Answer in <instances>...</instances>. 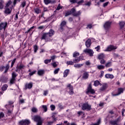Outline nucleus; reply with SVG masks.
Wrapping results in <instances>:
<instances>
[{"label": "nucleus", "instance_id": "32", "mask_svg": "<svg viewBox=\"0 0 125 125\" xmlns=\"http://www.w3.org/2000/svg\"><path fill=\"white\" fill-rule=\"evenodd\" d=\"M82 66H83V64L78 63V64H75L74 65V67H75V68H81Z\"/></svg>", "mask_w": 125, "mask_h": 125}, {"label": "nucleus", "instance_id": "47", "mask_svg": "<svg viewBox=\"0 0 125 125\" xmlns=\"http://www.w3.org/2000/svg\"><path fill=\"white\" fill-rule=\"evenodd\" d=\"M34 52L36 53V52L38 51V49H39V47H38V45H35L34 46Z\"/></svg>", "mask_w": 125, "mask_h": 125}, {"label": "nucleus", "instance_id": "36", "mask_svg": "<svg viewBox=\"0 0 125 125\" xmlns=\"http://www.w3.org/2000/svg\"><path fill=\"white\" fill-rule=\"evenodd\" d=\"M101 124V119H99L96 123L93 124L91 125H99Z\"/></svg>", "mask_w": 125, "mask_h": 125}, {"label": "nucleus", "instance_id": "9", "mask_svg": "<svg viewBox=\"0 0 125 125\" xmlns=\"http://www.w3.org/2000/svg\"><path fill=\"white\" fill-rule=\"evenodd\" d=\"M13 8V6L11 5L9 7H5V10L4 11V13L6 14V15H8L11 13V11H12V9Z\"/></svg>", "mask_w": 125, "mask_h": 125}, {"label": "nucleus", "instance_id": "1", "mask_svg": "<svg viewBox=\"0 0 125 125\" xmlns=\"http://www.w3.org/2000/svg\"><path fill=\"white\" fill-rule=\"evenodd\" d=\"M82 14V12L79 11L78 12H76V9L75 8H72L70 11H67L65 15V17L69 16V15H72L74 17H78Z\"/></svg>", "mask_w": 125, "mask_h": 125}, {"label": "nucleus", "instance_id": "43", "mask_svg": "<svg viewBox=\"0 0 125 125\" xmlns=\"http://www.w3.org/2000/svg\"><path fill=\"white\" fill-rule=\"evenodd\" d=\"M16 77H17V75L15 72H13L12 73V79H16Z\"/></svg>", "mask_w": 125, "mask_h": 125}, {"label": "nucleus", "instance_id": "19", "mask_svg": "<svg viewBox=\"0 0 125 125\" xmlns=\"http://www.w3.org/2000/svg\"><path fill=\"white\" fill-rule=\"evenodd\" d=\"M90 45H91V40L89 39L85 42V46L88 48L90 47Z\"/></svg>", "mask_w": 125, "mask_h": 125}, {"label": "nucleus", "instance_id": "25", "mask_svg": "<svg viewBox=\"0 0 125 125\" xmlns=\"http://www.w3.org/2000/svg\"><path fill=\"white\" fill-rule=\"evenodd\" d=\"M7 87H8V85L7 84H5L2 86V90L3 91H5L6 89H7Z\"/></svg>", "mask_w": 125, "mask_h": 125}, {"label": "nucleus", "instance_id": "38", "mask_svg": "<svg viewBox=\"0 0 125 125\" xmlns=\"http://www.w3.org/2000/svg\"><path fill=\"white\" fill-rule=\"evenodd\" d=\"M125 23L124 21H121L120 22L119 25L120 26L121 28H124L125 27Z\"/></svg>", "mask_w": 125, "mask_h": 125}, {"label": "nucleus", "instance_id": "41", "mask_svg": "<svg viewBox=\"0 0 125 125\" xmlns=\"http://www.w3.org/2000/svg\"><path fill=\"white\" fill-rule=\"evenodd\" d=\"M31 111L33 113H37L38 112V109L36 107H32Z\"/></svg>", "mask_w": 125, "mask_h": 125}, {"label": "nucleus", "instance_id": "2", "mask_svg": "<svg viewBox=\"0 0 125 125\" xmlns=\"http://www.w3.org/2000/svg\"><path fill=\"white\" fill-rule=\"evenodd\" d=\"M34 121L37 123V125H42L43 120L40 116L36 115L34 117Z\"/></svg>", "mask_w": 125, "mask_h": 125}, {"label": "nucleus", "instance_id": "20", "mask_svg": "<svg viewBox=\"0 0 125 125\" xmlns=\"http://www.w3.org/2000/svg\"><path fill=\"white\" fill-rule=\"evenodd\" d=\"M47 33L48 34L49 37L51 38V37L54 35V30H53V29H50L49 31Z\"/></svg>", "mask_w": 125, "mask_h": 125}, {"label": "nucleus", "instance_id": "51", "mask_svg": "<svg viewBox=\"0 0 125 125\" xmlns=\"http://www.w3.org/2000/svg\"><path fill=\"white\" fill-rule=\"evenodd\" d=\"M74 63H79V62H80V60H79V58L74 59L73 60Z\"/></svg>", "mask_w": 125, "mask_h": 125}, {"label": "nucleus", "instance_id": "11", "mask_svg": "<svg viewBox=\"0 0 125 125\" xmlns=\"http://www.w3.org/2000/svg\"><path fill=\"white\" fill-rule=\"evenodd\" d=\"M30 124H31V121L27 119L21 120L19 122V125H30Z\"/></svg>", "mask_w": 125, "mask_h": 125}, {"label": "nucleus", "instance_id": "40", "mask_svg": "<svg viewBox=\"0 0 125 125\" xmlns=\"http://www.w3.org/2000/svg\"><path fill=\"white\" fill-rule=\"evenodd\" d=\"M3 1L2 0H0V9H2L3 8Z\"/></svg>", "mask_w": 125, "mask_h": 125}, {"label": "nucleus", "instance_id": "60", "mask_svg": "<svg viewBox=\"0 0 125 125\" xmlns=\"http://www.w3.org/2000/svg\"><path fill=\"white\" fill-rule=\"evenodd\" d=\"M88 28L89 29H91V28H92V24H88V25H87L86 28L87 29Z\"/></svg>", "mask_w": 125, "mask_h": 125}, {"label": "nucleus", "instance_id": "23", "mask_svg": "<svg viewBox=\"0 0 125 125\" xmlns=\"http://www.w3.org/2000/svg\"><path fill=\"white\" fill-rule=\"evenodd\" d=\"M44 74V70H39L38 71V75L39 76H42Z\"/></svg>", "mask_w": 125, "mask_h": 125}, {"label": "nucleus", "instance_id": "59", "mask_svg": "<svg viewBox=\"0 0 125 125\" xmlns=\"http://www.w3.org/2000/svg\"><path fill=\"white\" fill-rule=\"evenodd\" d=\"M55 58H56V56L54 55V56H51V61L52 60V61H53L55 59Z\"/></svg>", "mask_w": 125, "mask_h": 125}, {"label": "nucleus", "instance_id": "8", "mask_svg": "<svg viewBox=\"0 0 125 125\" xmlns=\"http://www.w3.org/2000/svg\"><path fill=\"white\" fill-rule=\"evenodd\" d=\"M82 110H83V111H84L85 110L90 111V110H91V105L86 103L83 104L82 105Z\"/></svg>", "mask_w": 125, "mask_h": 125}, {"label": "nucleus", "instance_id": "45", "mask_svg": "<svg viewBox=\"0 0 125 125\" xmlns=\"http://www.w3.org/2000/svg\"><path fill=\"white\" fill-rule=\"evenodd\" d=\"M12 3V1L11 0H9L6 4V7H9V6H10V5H11Z\"/></svg>", "mask_w": 125, "mask_h": 125}, {"label": "nucleus", "instance_id": "35", "mask_svg": "<svg viewBox=\"0 0 125 125\" xmlns=\"http://www.w3.org/2000/svg\"><path fill=\"white\" fill-rule=\"evenodd\" d=\"M58 106L59 108L61 109V110H63V109L65 108V106H63V105H62V104L61 103L59 104Z\"/></svg>", "mask_w": 125, "mask_h": 125}, {"label": "nucleus", "instance_id": "17", "mask_svg": "<svg viewBox=\"0 0 125 125\" xmlns=\"http://www.w3.org/2000/svg\"><path fill=\"white\" fill-rule=\"evenodd\" d=\"M108 87V84L107 83H104L102 85V86L100 88V90L101 91H104V90H106Z\"/></svg>", "mask_w": 125, "mask_h": 125}, {"label": "nucleus", "instance_id": "48", "mask_svg": "<svg viewBox=\"0 0 125 125\" xmlns=\"http://www.w3.org/2000/svg\"><path fill=\"white\" fill-rule=\"evenodd\" d=\"M59 71H60V68H58L56 69L54 71V74H55V75H56V74H58V72H59Z\"/></svg>", "mask_w": 125, "mask_h": 125}, {"label": "nucleus", "instance_id": "6", "mask_svg": "<svg viewBox=\"0 0 125 125\" xmlns=\"http://www.w3.org/2000/svg\"><path fill=\"white\" fill-rule=\"evenodd\" d=\"M112 24V22L110 21H106L104 25V27L106 32H108L110 28H111V25Z\"/></svg>", "mask_w": 125, "mask_h": 125}, {"label": "nucleus", "instance_id": "22", "mask_svg": "<svg viewBox=\"0 0 125 125\" xmlns=\"http://www.w3.org/2000/svg\"><path fill=\"white\" fill-rule=\"evenodd\" d=\"M89 74H88V72H85L83 74V79L86 80V79H88V77Z\"/></svg>", "mask_w": 125, "mask_h": 125}, {"label": "nucleus", "instance_id": "34", "mask_svg": "<svg viewBox=\"0 0 125 125\" xmlns=\"http://www.w3.org/2000/svg\"><path fill=\"white\" fill-rule=\"evenodd\" d=\"M26 1L24 0L23 2H21V4L20 5L21 7H25V6H26Z\"/></svg>", "mask_w": 125, "mask_h": 125}, {"label": "nucleus", "instance_id": "57", "mask_svg": "<svg viewBox=\"0 0 125 125\" xmlns=\"http://www.w3.org/2000/svg\"><path fill=\"white\" fill-rule=\"evenodd\" d=\"M77 0H69L70 2L71 3H77Z\"/></svg>", "mask_w": 125, "mask_h": 125}, {"label": "nucleus", "instance_id": "61", "mask_svg": "<svg viewBox=\"0 0 125 125\" xmlns=\"http://www.w3.org/2000/svg\"><path fill=\"white\" fill-rule=\"evenodd\" d=\"M3 117H4V114L3 112H0V119H1V118H3Z\"/></svg>", "mask_w": 125, "mask_h": 125}, {"label": "nucleus", "instance_id": "63", "mask_svg": "<svg viewBox=\"0 0 125 125\" xmlns=\"http://www.w3.org/2000/svg\"><path fill=\"white\" fill-rule=\"evenodd\" d=\"M56 3V0H50V3H52V4H53V3Z\"/></svg>", "mask_w": 125, "mask_h": 125}, {"label": "nucleus", "instance_id": "16", "mask_svg": "<svg viewBox=\"0 0 125 125\" xmlns=\"http://www.w3.org/2000/svg\"><path fill=\"white\" fill-rule=\"evenodd\" d=\"M7 26V22H1L0 24V30H2V29H4V30H5Z\"/></svg>", "mask_w": 125, "mask_h": 125}, {"label": "nucleus", "instance_id": "15", "mask_svg": "<svg viewBox=\"0 0 125 125\" xmlns=\"http://www.w3.org/2000/svg\"><path fill=\"white\" fill-rule=\"evenodd\" d=\"M33 87V83H26L25 85V90H27V89H31Z\"/></svg>", "mask_w": 125, "mask_h": 125}, {"label": "nucleus", "instance_id": "56", "mask_svg": "<svg viewBox=\"0 0 125 125\" xmlns=\"http://www.w3.org/2000/svg\"><path fill=\"white\" fill-rule=\"evenodd\" d=\"M84 5H87V6H90L91 5V2H87V3L84 4Z\"/></svg>", "mask_w": 125, "mask_h": 125}, {"label": "nucleus", "instance_id": "64", "mask_svg": "<svg viewBox=\"0 0 125 125\" xmlns=\"http://www.w3.org/2000/svg\"><path fill=\"white\" fill-rule=\"evenodd\" d=\"M95 49H96L97 51H99L100 50V46H98L95 47Z\"/></svg>", "mask_w": 125, "mask_h": 125}, {"label": "nucleus", "instance_id": "54", "mask_svg": "<svg viewBox=\"0 0 125 125\" xmlns=\"http://www.w3.org/2000/svg\"><path fill=\"white\" fill-rule=\"evenodd\" d=\"M36 73H37V71L36 70L32 72H30L29 75L30 76V77H31V76H33V75H34V74H36Z\"/></svg>", "mask_w": 125, "mask_h": 125}, {"label": "nucleus", "instance_id": "30", "mask_svg": "<svg viewBox=\"0 0 125 125\" xmlns=\"http://www.w3.org/2000/svg\"><path fill=\"white\" fill-rule=\"evenodd\" d=\"M25 65L23 64H21L19 66H17V68L18 69H19V70H21V69H24L25 68Z\"/></svg>", "mask_w": 125, "mask_h": 125}, {"label": "nucleus", "instance_id": "12", "mask_svg": "<svg viewBox=\"0 0 125 125\" xmlns=\"http://www.w3.org/2000/svg\"><path fill=\"white\" fill-rule=\"evenodd\" d=\"M120 118H117L116 120H112L109 121V124L111 125H121V124L119 123Z\"/></svg>", "mask_w": 125, "mask_h": 125}, {"label": "nucleus", "instance_id": "21", "mask_svg": "<svg viewBox=\"0 0 125 125\" xmlns=\"http://www.w3.org/2000/svg\"><path fill=\"white\" fill-rule=\"evenodd\" d=\"M106 79H114V75L113 74H106L105 75Z\"/></svg>", "mask_w": 125, "mask_h": 125}, {"label": "nucleus", "instance_id": "33", "mask_svg": "<svg viewBox=\"0 0 125 125\" xmlns=\"http://www.w3.org/2000/svg\"><path fill=\"white\" fill-rule=\"evenodd\" d=\"M34 11H35V13H36L37 14H39V13H41V10H40V9H39L38 8H35Z\"/></svg>", "mask_w": 125, "mask_h": 125}, {"label": "nucleus", "instance_id": "55", "mask_svg": "<svg viewBox=\"0 0 125 125\" xmlns=\"http://www.w3.org/2000/svg\"><path fill=\"white\" fill-rule=\"evenodd\" d=\"M52 65L54 68H56V67H57V64L56 63V62H53Z\"/></svg>", "mask_w": 125, "mask_h": 125}, {"label": "nucleus", "instance_id": "31", "mask_svg": "<svg viewBox=\"0 0 125 125\" xmlns=\"http://www.w3.org/2000/svg\"><path fill=\"white\" fill-rule=\"evenodd\" d=\"M99 84H100V82L98 80L95 81L94 82V86H98V85H99Z\"/></svg>", "mask_w": 125, "mask_h": 125}, {"label": "nucleus", "instance_id": "5", "mask_svg": "<svg viewBox=\"0 0 125 125\" xmlns=\"http://www.w3.org/2000/svg\"><path fill=\"white\" fill-rule=\"evenodd\" d=\"M9 63H7L6 64V66H4V65H2L0 66V70L1 72H3V71L5 69V71H4V74H6L7 72H8V70H9Z\"/></svg>", "mask_w": 125, "mask_h": 125}, {"label": "nucleus", "instance_id": "46", "mask_svg": "<svg viewBox=\"0 0 125 125\" xmlns=\"http://www.w3.org/2000/svg\"><path fill=\"white\" fill-rule=\"evenodd\" d=\"M43 1L45 4H46V5L50 3V0H43Z\"/></svg>", "mask_w": 125, "mask_h": 125}, {"label": "nucleus", "instance_id": "58", "mask_svg": "<svg viewBox=\"0 0 125 125\" xmlns=\"http://www.w3.org/2000/svg\"><path fill=\"white\" fill-rule=\"evenodd\" d=\"M103 76H104V71H101V74L100 75V77L102 78V77H103Z\"/></svg>", "mask_w": 125, "mask_h": 125}, {"label": "nucleus", "instance_id": "24", "mask_svg": "<svg viewBox=\"0 0 125 125\" xmlns=\"http://www.w3.org/2000/svg\"><path fill=\"white\" fill-rule=\"evenodd\" d=\"M69 72H70V70L66 69L63 73V77L64 78H66L68 76V74H69Z\"/></svg>", "mask_w": 125, "mask_h": 125}, {"label": "nucleus", "instance_id": "14", "mask_svg": "<svg viewBox=\"0 0 125 125\" xmlns=\"http://www.w3.org/2000/svg\"><path fill=\"white\" fill-rule=\"evenodd\" d=\"M67 87H68L70 90V91L68 92L69 94H70V95H73V94H74V88L73 86H72L71 84H68Z\"/></svg>", "mask_w": 125, "mask_h": 125}, {"label": "nucleus", "instance_id": "49", "mask_svg": "<svg viewBox=\"0 0 125 125\" xmlns=\"http://www.w3.org/2000/svg\"><path fill=\"white\" fill-rule=\"evenodd\" d=\"M44 62L45 63V64H48V63H50V62H51V60H45L44 61Z\"/></svg>", "mask_w": 125, "mask_h": 125}, {"label": "nucleus", "instance_id": "50", "mask_svg": "<svg viewBox=\"0 0 125 125\" xmlns=\"http://www.w3.org/2000/svg\"><path fill=\"white\" fill-rule=\"evenodd\" d=\"M42 108L44 109V112H46L47 111V106L46 105H42Z\"/></svg>", "mask_w": 125, "mask_h": 125}, {"label": "nucleus", "instance_id": "28", "mask_svg": "<svg viewBox=\"0 0 125 125\" xmlns=\"http://www.w3.org/2000/svg\"><path fill=\"white\" fill-rule=\"evenodd\" d=\"M112 66V62H109L105 64L106 68H109Z\"/></svg>", "mask_w": 125, "mask_h": 125}, {"label": "nucleus", "instance_id": "42", "mask_svg": "<svg viewBox=\"0 0 125 125\" xmlns=\"http://www.w3.org/2000/svg\"><path fill=\"white\" fill-rule=\"evenodd\" d=\"M74 61H70L66 62L67 65H74Z\"/></svg>", "mask_w": 125, "mask_h": 125}, {"label": "nucleus", "instance_id": "37", "mask_svg": "<svg viewBox=\"0 0 125 125\" xmlns=\"http://www.w3.org/2000/svg\"><path fill=\"white\" fill-rule=\"evenodd\" d=\"M80 56V53L78 52H75L73 53V57H74L75 58H76V57H77V56Z\"/></svg>", "mask_w": 125, "mask_h": 125}, {"label": "nucleus", "instance_id": "39", "mask_svg": "<svg viewBox=\"0 0 125 125\" xmlns=\"http://www.w3.org/2000/svg\"><path fill=\"white\" fill-rule=\"evenodd\" d=\"M100 63L102 65H105L106 64V61L104 59L100 60Z\"/></svg>", "mask_w": 125, "mask_h": 125}, {"label": "nucleus", "instance_id": "52", "mask_svg": "<svg viewBox=\"0 0 125 125\" xmlns=\"http://www.w3.org/2000/svg\"><path fill=\"white\" fill-rule=\"evenodd\" d=\"M66 24H67V22L65 21H63L61 23V26H62L64 27V26H65Z\"/></svg>", "mask_w": 125, "mask_h": 125}, {"label": "nucleus", "instance_id": "62", "mask_svg": "<svg viewBox=\"0 0 125 125\" xmlns=\"http://www.w3.org/2000/svg\"><path fill=\"white\" fill-rule=\"evenodd\" d=\"M108 4H109V2H106L104 3L103 4L104 7H106V6H107V5H108Z\"/></svg>", "mask_w": 125, "mask_h": 125}, {"label": "nucleus", "instance_id": "10", "mask_svg": "<svg viewBox=\"0 0 125 125\" xmlns=\"http://www.w3.org/2000/svg\"><path fill=\"white\" fill-rule=\"evenodd\" d=\"M118 48L117 46H114L113 45H109L107 46L105 51H112V50H115Z\"/></svg>", "mask_w": 125, "mask_h": 125}, {"label": "nucleus", "instance_id": "27", "mask_svg": "<svg viewBox=\"0 0 125 125\" xmlns=\"http://www.w3.org/2000/svg\"><path fill=\"white\" fill-rule=\"evenodd\" d=\"M104 58H105V55L104 54H101L98 56V59H99V60L104 59Z\"/></svg>", "mask_w": 125, "mask_h": 125}, {"label": "nucleus", "instance_id": "26", "mask_svg": "<svg viewBox=\"0 0 125 125\" xmlns=\"http://www.w3.org/2000/svg\"><path fill=\"white\" fill-rule=\"evenodd\" d=\"M97 69H98V70H104V69H105V66L102 64L98 65H97Z\"/></svg>", "mask_w": 125, "mask_h": 125}, {"label": "nucleus", "instance_id": "4", "mask_svg": "<svg viewBox=\"0 0 125 125\" xmlns=\"http://www.w3.org/2000/svg\"><path fill=\"white\" fill-rule=\"evenodd\" d=\"M86 93V94H88V93H91V94H94V93H95V90H94V89L92 88L91 83H90L87 87Z\"/></svg>", "mask_w": 125, "mask_h": 125}, {"label": "nucleus", "instance_id": "3", "mask_svg": "<svg viewBox=\"0 0 125 125\" xmlns=\"http://www.w3.org/2000/svg\"><path fill=\"white\" fill-rule=\"evenodd\" d=\"M41 41H42V40H44L45 42H50L51 41V39H50V37H49V35H48V33H44L42 35V38H41Z\"/></svg>", "mask_w": 125, "mask_h": 125}, {"label": "nucleus", "instance_id": "29", "mask_svg": "<svg viewBox=\"0 0 125 125\" xmlns=\"http://www.w3.org/2000/svg\"><path fill=\"white\" fill-rule=\"evenodd\" d=\"M16 79H13V78H11L10 80V83L11 85V84H14V83H16Z\"/></svg>", "mask_w": 125, "mask_h": 125}, {"label": "nucleus", "instance_id": "44", "mask_svg": "<svg viewBox=\"0 0 125 125\" xmlns=\"http://www.w3.org/2000/svg\"><path fill=\"white\" fill-rule=\"evenodd\" d=\"M15 62H16V58H15L12 62H11V68H12L13 67L14 64L15 63Z\"/></svg>", "mask_w": 125, "mask_h": 125}, {"label": "nucleus", "instance_id": "7", "mask_svg": "<svg viewBox=\"0 0 125 125\" xmlns=\"http://www.w3.org/2000/svg\"><path fill=\"white\" fill-rule=\"evenodd\" d=\"M83 51L86 54H89L90 57L93 56V54H94V52L91 49L86 48Z\"/></svg>", "mask_w": 125, "mask_h": 125}, {"label": "nucleus", "instance_id": "18", "mask_svg": "<svg viewBox=\"0 0 125 125\" xmlns=\"http://www.w3.org/2000/svg\"><path fill=\"white\" fill-rule=\"evenodd\" d=\"M7 80H8V78L7 77H5L4 76H2L0 78V82L1 83H7Z\"/></svg>", "mask_w": 125, "mask_h": 125}, {"label": "nucleus", "instance_id": "13", "mask_svg": "<svg viewBox=\"0 0 125 125\" xmlns=\"http://www.w3.org/2000/svg\"><path fill=\"white\" fill-rule=\"evenodd\" d=\"M124 88H119L118 89V93L116 94L112 93V96H118V95H120L122 94V93H124Z\"/></svg>", "mask_w": 125, "mask_h": 125}, {"label": "nucleus", "instance_id": "53", "mask_svg": "<svg viewBox=\"0 0 125 125\" xmlns=\"http://www.w3.org/2000/svg\"><path fill=\"white\" fill-rule=\"evenodd\" d=\"M50 108L52 111H54L55 110V105L52 104L50 105Z\"/></svg>", "mask_w": 125, "mask_h": 125}]
</instances>
